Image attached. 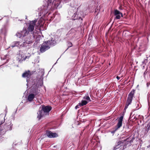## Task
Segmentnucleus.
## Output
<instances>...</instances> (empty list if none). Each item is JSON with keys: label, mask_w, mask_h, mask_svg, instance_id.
Segmentation results:
<instances>
[{"label": "nucleus", "mask_w": 150, "mask_h": 150, "mask_svg": "<svg viewBox=\"0 0 150 150\" xmlns=\"http://www.w3.org/2000/svg\"><path fill=\"white\" fill-rule=\"evenodd\" d=\"M15 47H16V46L15 45V42L14 41V42H12L11 43V45H10V47H11L13 48Z\"/></svg>", "instance_id": "obj_25"}, {"label": "nucleus", "mask_w": 150, "mask_h": 150, "mask_svg": "<svg viewBox=\"0 0 150 150\" xmlns=\"http://www.w3.org/2000/svg\"><path fill=\"white\" fill-rule=\"evenodd\" d=\"M114 15L116 16L115 18L117 19H120L121 17L123 16L122 14L118 10H115Z\"/></svg>", "instance_id": "obj_14"}, {"label": "nucleus", "mask_w": 150, "mask_h": 150, "mask_svg": "<svg viewBox=\"0 0 150 150\" xmlns=\"http://www.w3.org/2000/svg\"><path fill=\"white\" fill-rule=\"evenodd\" d=\"M135 90L133 89L129 93L128 95L127 100L126 102V105L125 106L124 109H126L128 107V106L131 104L133 97L134 96L135 93Z\"/></svg>", "instance_id": "obj_8"}, {"label": "nucleus", "mask_w": 150, "mask_h": 150, "mask_svg": "<svg viewBox=\"0 0 150 150\" xmlns=\"http://www.w3.org/2000/svg\"><path fill=\"white\" fill-rule=\"evenodd\" d=\"M46 135L49 138H55L58 137L57 134L55 132H52L50 131H47L46 133Z\"/></svg>", "instance_id": "obj_12"}, {"label": "nucleus", "mask_w": 150, "mask_h": 150, "mask_svg": "<svg viewBox=\"0 0 150 150\" xmlns=\"http://www.w3.org/2000/svg\"><path fill=\"white\" fill-rule=\"evenodd\" d=\"M15 144L14 143H13V145Z\"/></svg>", "instance_id": "obj_37"}, {"label": "nucleus", "mask_w": 150, "mask_h": 150, "mask_svg": "<svg viewBox=\"0 0 150 150\" xmlns=\"http://www.w3.org/2000/svg\"><path fill=\"white\" fill-rule=\"evenodd\" d=\"M37 20H35L32 21H29L27 28V34H25L23 38V45L26 49H29L30 47L29 44L32 43L35 40L38 35L37 31L34 29Z\"/></svg>", "instance_id": "obj_2"}, {"label": "nucleus", "mask_w": 150, "mask_h": 150, "mask_svg": "<svg viewBox=\"0 0 150 150\" xmlns=\"http://www.w3.org/2000/svg\"><path fill=\"white\" fill-rule=\"evenodd\" d=\"M88 103V102L86 100H82L81 103L82 106L86 105Z\"/></svg>", "instance_id": "obj_22"}, {"label": "nucleus", "mask_w": 150, "mask_h": 150, "mask_svg": "<svg viewBox=\"0 0 150 150\" xmlns=\"http://www.w3.org/2000/svg\"><path fill=\"white\" fill-rule=\"evenodd\" d=\"M116 78L118 80H119L120 79V77L117 76H116Z\"/></svg>", "instance_id": "obj_27"}, {"label": "nucleus", "mask_w": 150, "mask_h": 150, "mask_svg": "<svg viewBox=\"0 0 150 150\" xmlns=\"http://www.w3.org/2000/svg\"><path fill=\"white\" fill-rule=\"evenodd\" d=\"M45 1L47 2V4L44 6V8H43V9H50L52 7V5L53 3H54V8L56 9H59L62 7V5L60 4L61 2L59 1H57L56 2V1L54 2V0L52 2V0H45Z\"/></svg>", "instance_id": "obj_5"}, {"label": "nucleus", "mask_w": 150, "mask_h": 150, "mask_svg": "<svg viewBox=\"0 0 150 150\" xmlns=\"http://www.w3.org/2000/svg\"><path fill=\"white\" fill-rule=\"evenodd\" d=\"M75 11H74V10H70L68 12V13L71 16L73 20H78L80 23H81L83 20L82 17H84L83 12L80 10Z\"/></svg>", "instance_id": "obj_4"}, {"label": "nucleus", "mask_w": 150, "mask_h": 150, "mask_svg": "<svg viewBox=\"0 0 150 150\" xmlns=\"http://www.w3.org/2000/svg\"><path fill=\"white\" fill-rule=\"evenodd\" d=\"M83 98L85 100H86L87 101H88V102L91 101L90 98L88 95L87 96H84L83 97Z\"/></svg>", "instance_id": "obj_21"}, {"label": "nucleus", "mask_w": 150, "mask_h": 150, "mask_svg": "<svg viewBox=\"0 0 150 150\" xmlns=\"http://www.w3.org/2000/svg\"><path fill=\"white\" fill-rule=\"evenodd\" d=\"M76 74V72L75 70H72L68 75V77L73 78Z\"/></svg>", "instance_id": "obj_17"}, {"label": "nucleus", "mask_w": 150, "mask_h": 150, "mask_svg": "<svg viewBox=\"0 0 150 150\" xmlns=\"http://www.w3.org/2000/svg\"><path fill=\"white\" fill-rule=\"evenodd\" d=\"M58 37L57 35L52 36L50 40L44 42L41 46L40 50L41 52L43 53L49 49L51 46H54L56 44Z\"/></svg>", "instance_id": "obj_3"}, {"label": "nucleus", "mask_w": 150, "mask_h": 150, "mask_svg": "<svg viewBox=\"0 0 150 150\" xmlns=\"http://www.w3.org/2000/svg\"><path fill=\"white\" fill-rule=\"evenodd\" d=\"M27 29H26L25 28L23 29V30L19 32H18L16 34V36L18 38H21L22 37L23 38L25 35V34H27Z\"/></svg>", "instance_id": "obj_13"}, {"label": "nucleus", "mask_w": 150, "mask_h": 150, "mask_svg": "<svg viewBox=\"0 0 150 150\" xmlns=\"http://www.w3.org/2000/svg\"><path fill=\"white\" fill-rule=\"evenodd\" d=\"M82 106L81 103H79L75 107V109H77L79 108L80 107Z\"/></svg>", "instance_id": "obj_26"}, {"label": "nucleus", "mask_w": 150, "mask_h": 150, "mask_svg": "<svg viewBox=\"0 0 150 150\" xmlns=\"http://www.w3.org/2000/svg\"><path fill=\"white\" fill-rule=\"evenodd\" d=\"M38 23L39 26V29L40 31L44 30L46 29V27L44 25V22L41 20L38 21Z\"/></svg>", "instance_id": "obj_16"}, {"label": "nucleus", "mask_w": 150, "mask_h": 150, "mask_svg": "<svg viewBox=\"0 0 150 150\" xmlns=\"http://www.w3.org/2000/svg\"><path fill=\"white\" fill-rule=\"evenodd\" d=\"M45 15V14H43V16H44Z\"/></svg>", "instance_id": "obj_38"}, {"label": "nucleus", "mask_w": 150, "mask_h": 150, "mask_svg": "<svg viewBox=\"0 0 150 150\" xmlns=\"http://www.w3.org/2000/svg\"><path fill=\"white\" fill-rule=\"evenodd\" d=\"M145 74H146L145 72L144 73V75Z\"/></svg>", "instance_id": "obj_35"}, {"label": "nucleus", "mask_w": 150, "mask_h": 150, "mask_svg": "<svg viewBox=\"0 0 150 150\" xmlns=\"http://www.w3.org/2000/svg\"><path fill=\"white\" fill-rule=\"evenodd\" d=\"M15 42L16 47H17L19 48L22 47H24V46H22V45H23V43H21L20 41H15Z\"/></svg>", "instance_id": "obj_18"}, {"label": "nucleus", "mask_w": 150, "mask_h": 150, "mask_svg": "<svg viewBox=\"0 0 150 150\" xmlns=\"http://www.w3.org/2000/svg\"><path fill=\"white\" fill-rule=\"evenodd\" d=\"M120 8V10L122 9V8Z\"/></svg>", "instance_id": "obj_34"}, {"label": "nucleus", "mask_w": 150, "mask_h": 150, "mask_svg": "<svg viewBox=\"0 0 150 150\" xmlns=\"http://www.w3.org/2000/svg\"><path fill=\"white\" fill-rule=\"evenodd\" d=\"M67 45L68 46V48L71 47L72 46V43L68 41Z\"/></svg>", "instance_id": "obj_24"}, {"label": "nucleus", "mask_w": 150, "mask_h": 150, "mask_svg": "<svg viewBox=\"0 0 150 150\" xmlns=\"http://www.w3.org/2000/svg\"><path fill=\"white\" fill-rule=\"evenodd\" d=\"M76 31L73 29L70 30L64 37V39L65 41L72 40L76 36Z\"/></svg>", "instance_id": "obj_7"}, {"label": "nucleus", "mask_w": 150, "mask_h": 150, "mask_svg": "<svg viewBox=\"0 0 150 150\" xmlns=\"http://www.w3.org/2000/svg\"><path fill=\"white\" fill-rule=\"evenodd\" d=\"M146 59H145L143 63L144 64H146L147 62V59L148 58L150 59V54H146Z\"/></svg>", "instance_id": "obj_20"}, {"label": "nucleus", "mask_w": 150, "mask_h": 150, "mask_svg": "<svg viewBox=\"0 0 150 150\" xmlns=\"http://www.w3.org/2000/svg\"><path fill=\"white\" fill-rule=\"evenodd\" d=\"M82 133H83V132H81V135H82Z\"/></svg>", "instance_id": "obj_31"}, {"label": "nucleus", "mask_w": 150, "mask_h": 150, "mask_svg": "<svg viewBox=\"0 0 150 150\" xmlns=\"http://www.w3.org/2000/svg\"><path fill=\"white\" fill-rule=\"evenodd\" d=\"M41 10H40V13H41V12L42 11H43V10H41Z\"/></svg>", "instance_id": "obj_32"}, {"label": "nucleus", "mask_w": 150, "mask_h": 150, "mask_svg": "<svg viewBox=\"0 0 150 150\" xmlns=\"http://www.w3.org/2000/svg\"><path fill=\"white\" fill-rule=\"evenodd\" d=\"M3 18V16H0V20H1V19H2Z\"/></svg>", "instance_id": "obj_30"}, {"label": "nucleus", "mask_w": 150, "mask_h": 150, "mask_svg": "<svg viewBox=\"0 0 150 150\" xmlns=\"http://www.w3.org/2000/svg\"><path fill=\"white\" fill-rule=\"evenodd\" d=\"M98 10H97V11H96V10H95V12H97V11H98Z\"/></svg>", "instance_id": "obj_33"}, {"label": "nucleus", "mask_w": 150, "mask_h": 150, "mask_svg": "<svg viewBox=\"0 0 150 150\" xmlns=\"http://www.w3.org/2000/svg\"><path fill=\"white\" fill-rule=\"evenodd\" d=\"M1 66H0V67H1Z\"/></svg>", "instance_id": "obj_39"}, {"label": "nucleus", "mask_w": 150, "mask_h": 150, "mask_svg": "<svg viewBox=\"0 0 150 150\" xmlns=\"http://www.w3.org/2000/svg\"><path fill=\"white\" fill-rule=\"evenodd\" d=\"M122 143H121L120 141L118 142L117 145L114 146L113 148V150H116L117 149L120 148L121 146H122Z\"/></svg>", "instance_id": "obj_19"}, {"label": "nucleus", "mask_w": 150, "mask_h": 150, "mask_svg": "<svg viewBox=\"0 0 150 150\" xmlns=\"http://www.w3.org/2000/svg\"><path fill=\"white\" fill-rule=\"evenodd\" d=\"M140 150H144V149H140Z\"/></svg>", "instance_id": "obj_36"}, {"label": "nucleus", "mask_w": 150, "mask_h": 150, "mask_svg": "<svg viewBox=\"0 0 150 150\" xmlns=\"http://www.w3.org/2000/svg\"><path fill=\"white\" fill-rule=\"evenodd\" d=\"M6 28L4 26L0 30V37L1 38H4L6 35Z\"/></svg>", "instance_id": "obj_15"}, {"label": "nucleus", "mask_w": 150, "mask_h": 150, "mask_svg": "<svg viewBox=\"0 0 150 150\" xmlns=\"http://www.w3.org/2000/svg\"><path fill=\"white\" fill-rule=\"evenodd\" d=\"M52 109V107L49 106H46L43 105L42 106V109L39 110L37 112V118L38 120H40L41 118L44 115L45 113L49 112Z\"/></svg>", "instance_id": "obj_6"}, {"label": "nucleus", "mask_w": 150, "mask_h": 150, "mask_svg": "<svg viewBox=\"0 0 150 150\" xmlns=\"http://www.w3.org/2000/svg\"><path fill=\"white\" fill-rule=\"evenodd\" d=\"M123 118V116H121L118 119V122L117 125L115 126V129L111 131V132L112 134H114L116 131L120 128L122 126V122Z\"/></svg>", "instance_id": "obj_11"}, {"label": "nucleus", "mask_w": 150, "mask_h": 150, "mask_svg": "<svg viewBox=\"0 0 150 150\" xmlns=\"http://www.w3.org/2000/svg\"><path fill=\"white\" fill-rule=\"evenodd\" d=\"M4 40V45H5L6 44V42L5 41V40Z\"/></svg>", "instance_id": "obj_29"}, {"label": "nucleus", "mask_w": 150, "mask_h": 150, "mask_svg": "<svg viewBox=\"0 0 150 150\" xmlns=\"http://www.w3.org/2000/svg\"><path fill=\"white\" fill-rule=\"evenodd\" d=\"M150 84V83H147V84H146L147 87H148L149 86Z\"/></svg>", "instance_id": "obj_28"}, {"label": "nucleus", "mask_w": 150, "mask_h": 150, "mask_svg": "<svg viewBox=\"0 0 150 150\" xmlns=\"http://www.w3.org/2000/svg\"><path fill=\"white\" fill-rule=\"evenodd\" d=\"M44 70L43 69H40L38 71L37 78L34 79L31 82L30 92L28 97V100L30 101H32L37 95L40 93L38 89L39 86H42L43 84V76Z\"/></svg>", "instance_id": "obj_1"}, {"label": "nucleus", "mask_w": 150, "mask_h": 150, "mask_svg": "<svg viewBox=\"0 0 150 150\" xmlns=\"http://www.w3.org/2000/svg\"><path fill=\"white\" fill-rule=\"evenodd\" d=\"M33 73V72H31L30 71L28 70V71L25 72L22 74V76L23 77L27 78L26 81L28 83L26 85L27 86L29 84H30V86L31 85V82L34 79H32V81H30V79H29V78L31 76Z\"/></svg>", "instance_id": "obj_9"}, {"label": "nucleus", "mask_w": 150, "mask_h": 150, "mask_svg": "<svg viewBox=\"0 0 150 150\" xmlns=\"http://www.w3.org/2000/svg\"><path fill=\"white\" fill-rule=\"evenodd\" d=\"M30 56H26L23 52L20 51L18 56L17 57V60L18 62H21L23 61H25L26 58H28Z\"/></svg>", "instance_id": "obj_10"}, {"label": "nucleus", "mask_w": 150, "mask_h": 150, "mask_svg": "<svg viewBox=\"0 0 150 150\" xmlns=\"http://www.w3.org/2000/svg\"><path fill=\"white\" fill-rule=\"evenodd\" d=\"M7 56L8 55H6L3 58L2 57H1V60H3L6 59L7 61H8L9 59L7 57Z\"/></svg>", "instance_id": "obj_23"}]
</instances>
